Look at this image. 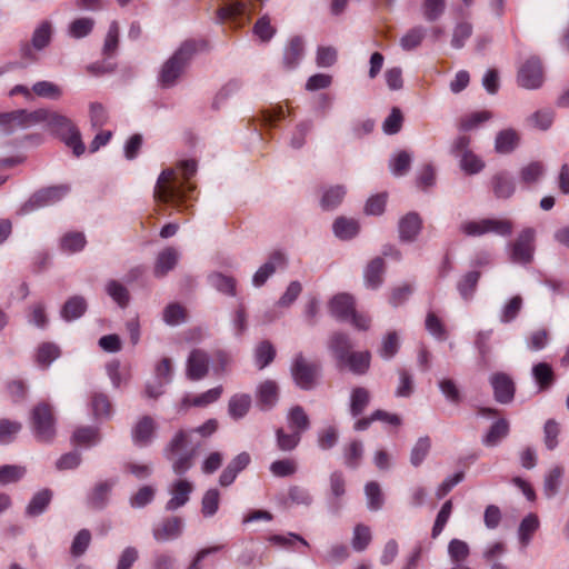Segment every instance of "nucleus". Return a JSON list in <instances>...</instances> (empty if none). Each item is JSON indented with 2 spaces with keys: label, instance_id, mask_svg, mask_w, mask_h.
Masks as SVG:
<instances>
[{
  "label": "nucleus",
  "instance_id": "obj_3",
  "mask_svg": "<svg viewBox=\"0 0 569 569\" xmlns=\"http://www.w3.org/2000/svg\"><path fill=\"white\" fill-rule=\"evenodd\" d=\"M198 43L193 40L186 41L162 66L159 80L162 87H171L176 83L184 70L191 57L197 52Z\"/></svg>",
  "mask_w": 569,
  "mask_h": 569
},
{
  "label": "nucleus",
  "instance_id": "obj_60",
  "mask_svg": "<svg viewBox=\"0 0 569 569\" xmlns=\"http://www.w3.org/2000/svg\"><path fill=\"white\" fill-rule=\"evenodd\" d=\"M472 34V26L469 22L458 23L452 33L451 46L455 49H461L467 39Z\"/></svg>",
  "mask_w": 569,
  "mask_h": 569
},
{
  "label": "nucleus",
  "instance_id": "obj_12",
  "mask_svg": "<svg viewBox=\"0 0 569 569\" xmlns=\"http://www.w3.org/2000/svg\"><path fill=\"white\" fill-rule=\"evenodd\" d=\"M157 433V422L150 416H142L132 427V441L140 447L148 446L152 442Z\"/></svg>",
  "mask_w": 569,
  "mask_h": 569
},
{
  "label": "nucleus",
  "instance_id": "obj_27",
  "mask_svg": "<svg viewBox=\"0 0 569 569\" xmlns=\"http://www.w3.org/2000/svg\"><path fill=\"white\" fill-rule=\"evenodd\" d=\"M289 427L292 431L302 435L310 428V419L301 406L292 407L287 415Z\"/></svg>",
  "mask_w": 569,
  "mask_h": 569
},
{
  "label": "nucleus",
  "instance_id": "obj_2",
  "mask_svg": "<svg viewBox=\"0 0 569 569\" xmlns=\"http://www.w3.org/2000/svg\"><path fill=\"white\" fill-rule=\"evenodd\" d=\"M197 163L193 160L181 161L177 169H167L161 172L154 188V199L158 202L172 203L180 209L182 200L187 197V191H192L193 187L189 179L196 173Z\"/></svg>",
  "mask_w": 569,
  "mask_h": 569
},
{
  "label": "nucleus",
  "instance_id": "obj_46",
  "mask_svg": "<svg viewBox=\"0 0 569 569\" xmlns=\"http://www.w3.org/2000/svg\"><path fill=\"white\" fill-rule=\"evenodd\" d=\"M276 438L277 447L281 451H292L300 443L301 435H299V432L296 431L287 433L282 428H279L276 431Z\"/></svg>",
  "mask_w": 569,
  "mask_h": 569
},
{
  "label": "nucleus",
  "instance_id": "obj_29",
  "mask_svg": "<svg viewBox=\"0 0 569 569\" xmlns=\"http://www.w3.org/2000/svg\"><path fill=\"white\" fill-rule=\"evenodd\" d=\"M367 508L370 511H378L385 505V495L377 481H369L365 486Z\"/></svg>",
  "mask_w": 569,
  "mask_h": 569
},
{
  "label": "nucleus",
  "instance_id": "obj_28",
  "mask_svg": "<svg viewBox=\"0 0 569 569\" xmlns=\"http://www.w3.org/2000/svg\"><path fill=\"white\" fill-rule=\"evenodd\" d=\"M87 310V302L81 296H73L66 301L61 309V317L71 321L80 318Z\"/></svg>",
  "mask_w": 569,
  "mask_h": 569
},
{
  "label": "nucleus",
  "instance_id": "obj_47",
  "mask_svg": "<svg viewBox=\"0 0 569 569\" xmlns=\"http://www.w3.org/2000/svg\"><path fill=\"white\" fill-rule=\"evenodd\" d=\"M209 281L218 291L229 296L236 295V280L232 277L213 273L209 277Z\"/></svg>",
  "mask_w": 569,
  "mask_h": 569
},
{
  "label": "nucleus",
  "instance_id": "obj_5",
  "mask_svg": "<svg viewBox=\"0 0 569 569\" xmlns=\"http://www.w3.org/2000/svg\"><path fill=\"white\" fill-rule=\"evenodd\" d=\"M32 428L36 438L42 442H49L56 435V419L50 405L38 403L31 412Z\"/></svg>",
  "mask_w": 569,
  "mask_h": 569
},
{
  "label": "nucleus",
  "instance_id": "obj_63",
  "mask_svg": "<svg viewBox=\"0 0 569 569\" xmlns=\"http://www.w3.org/2000/svg\"><path fill=\"white\" fill-rule=\"evenodd\" d=\"M338 438L339 435L337 429L329 426L319 431L317 442L321 450H329L337 445Z\"/></svg>",
  "mask_w": 569,
  "mask_h": 569
},
{
  "label": "nucleus",
  "instance_id": "obj_41",
  "mask_svg": "<svg viewBox=\"0 0 569 569\" xmlns=\"http://www.w3.org/2000/svg\"><path fill=\"white\" fill-rule=\"evenodd\" d=\"M363 447L358 440L351 441L343 449L345 465L348 468L356 469L362 459Z\"/></svg>",
  "mask_w": 569,
  "mask_h": 569
},
{
  "label": "nucleus",
  "instance_id": "obj_33",
  "mask_svg": "<svg viewBox=\"0 0 569 569\" xmlns=\"http://www.w3.org/2000/svg\"><path fill=\"white\" fill-rule=\"evenodd\" d=\"M333 233L336 237L347 240L355 237L359 231V224L355 219L339 217L333 222Z\"/></svg>",
  "mask_w": 569,
  "mask_h": 569
},
{
  "label": "nucleus",
  "instance_id": "obj_50",
  "mask_svg": "<svg viewBox=\"0 0 569 569\" xmlns=\"http://www.w3.org/2000/svg\"><path fill=\"white\" fill-rule=\"evenodd\" d=\"M346 189L342 186L331 187L322 196L321 206L323 209L330 210L339 206L345 198Z\"/></svg>",
  "mask_w": 569,
  "mask_h": 569
},
{
  "label": "nucleus",
  "instance_id": "obj_59",
  "mask_svg": "<svg viewBox=\"0 0 569 569\" xmlns=\"http://www.w3.org/2000/svg\"><path fill=\"white\" fill-rule=\"evenodd\" d=\"M72 440L78 445L92 446L99 441V432L91 427L79 428L74 431Z\"/></svg>",
  "mask_w": 569,
  "mask_h": 569
},
{
  "label": "nucleus",
  "instance_id": "obj_8",
  "mask_svg": "<svg viewBox=\"0 0 569 569\" xmlns=\"http://www.w3.org/2000/svg\"><path fill=\"white\" fill-rule=\"evenodd\" d=\"M517 80L525 89H538L543 83V70L539 58L530 57L518 70Z\"/></svg>",
  "mask_w": 569,
  "mask_h": 569
},
{
  "label": "nucleus",
  "instance_id": "obj_43",
  "mask_svg": "<svg viewBox=\"0 0 569 569\" xmlns=\"http://www.w3.org/2000/svg\"><path fill=\"white\" fill-rule=\"evenodd\" d=\"M59 356L60 349L58 346L51 342H43L38 348L36 360L41 367L47 368Z\"/></svg>",
  "mask_w": 569,
  "mask_h": 569
},
{
  "label": "nucleus",
  "instance_id": "obj_53",
  "mask_svg": "<svg viewBox=\"0 0 569 569\" xmlns=\"http://www.w3.org/2000/svg\"><path fill=\"white\" fill-rule=\"evenodd\" d=\"M270 471L274 477H289L297 472V462L293 459H280L270 465Z\"/></svg>",
  "mask_w": 569,
  "mask_h": 569
},
{
  "label": "nucleus",
  "instance_id": "obj_4",
  "mask_svg": "<svg viewBox=\"0 0 569 569\" xmlns=\"http://www.w3.org/2000/svg\"><path fill=\"white\" fill-rule=\"evenodd\" d=\"M460 230L469 237H480L487 233L509 237L512 233L513 223L508 219L487 218L477 221H466L460 226Z\"/></svg>",
  "mask_w": 569,
  "mask_h": 569
},
{
  "label": "nucleus",
  "instance_id": "obj_7",
  "mask_svg": "<svg viewBox=\"0 0 569 569\" xmlns=\"http://www.w3.org/2000/svg\"><path fill=\"white\" fill-rule=\"evenodd\" d=\"M535 236L532 228H525L511 244L510 259L515 263L527 264L533 259Z\"/></svg>",
  "mask_w": 569,
  "mask_h": 569
},
{
  "label": "nucleus",
  "instance_id": "obj_9",
  "mask_svg": "<svg viewBox=\"0 0 569 569\" xmlns=\"http://www.w3.org/2000/svg\"><path fill=\"white\" fill-rule=\"evenodd\" d=\"M210 356L200 348L190 351L186 361V376L191 381L204 379L209 373Z\"/></svg>",
  "mask_w": 569,
  "mask_h": 569
},
{
  "label": "nucleus",
  "instance_id": "obj_40",
  "mask_svg": "<svg viewBox=\"0 0 569 569\" xmlns=\"http://www.w3.org/2000/svg\"><path fill=\"white\" fill-rule=\"evenodd\" d=\"M555 119V112L551 109H541L532 113L528 119L527 122L532 128L546 131L548 130Z\"/></svg>",
  "mask_w": 569,
  "mask_h": 569
},
{
  "label": "nucleus",
  "instance_id": "obj_24",
  "mask_svg": "<svg viewBox=\"0 0 569 569\" xmlns=\"http://www.w3.org/2000/svg\"><path fill=\"white\" fill-rule=\"evenodd\" d=\"M53 497V492L48 489H41L36 492L26 507V515L29 517H37L46 511Z\"/></svg>",
  "mask_w": 569,
  "mask_h": 569
},
{
  "label": "nucleus",
  "instance_id": "obj_31",
  "mask_svg": "<svg viewBox=\"0 0 569 569\" xmlns=\"http://www.w3.org/2000/svg\"><path fill=\"white\" fill-rule=\"evenodd\" d=\"M509 433V422L506 419H498L489 429L482 439V443L487 447L497 446Z\"/></svg>",
  "mask_w": 569,
  "mask_h": 569
},
{
  "label": "nucleus",
  "instance_id": "obj_15",
  "mask_svg": "<svg viewBox=\"0 0 569 569\" xmlns=\"http://www.w3.org/2000/svg\"><path fill=\"white\" fill-rule=\"evenodd\" d=\"M286 264V257L280 251H274L270 254L269 260L263 263L253 274L252 283L256 287H261L266 283L268 278L274 273L277 268Z\"/></svg>",
  "mask_w": 569,
  "mask_h": 569
},
{
  "label": "nucleus",
  "instance_id": "obj_58",
  "mask_svg": "<svg viewBox=\"0 0 569 569\" xmlns=\"http://www.w3.org/2000/svg\"><path fill=\"white\" fill-rule=\"evenodd\" d=\"M425 38V29L422 27H416L409 30L401 39L400 46L403 50H412L417 48L422 39Z\"/></svg>",
  "mask_w": 569,
  "mask_h": 569
},
{
  "label": "nucleus",
  "instance_id": "obj_44",
  "mask_svg": "<svg viewBox=\"0 0 569 569\" xmlns=\"http://www.w3.org/2000/svg\"><path fill=\"white\" fill-rule=\"evenodd\" d=\"M32 92L38 97L52 100H58L62 96V90L58 84L46 80L36 82L32 86Z\"/></svg>",
  "mask_w": 569,
  "mask_h": 569
},
{
  "label": "nucleus",
  "instance_id": "obj_16",
  "mask_svg": "<svg viewBox=\"0 0 569 569\" xmlns=\"http://www.w3.org/2000/svg\"><path fill=\"white\" fill-rule=\"evenodd\" d=\"M256 397L262 410H270L279 399V387L273 380H264L258 385Z\"/></svg>",
  "mask_w": 569,
  "mask_h": 569
},
{
  "label": "nucleus",
  "instance_id": "obj_48",
  "mask_svg": "<svg viewBox=\"0 0 569 569\" xmlns=\"http://www.w3.org/2000/svg\"><path fill=\"white\" fill-rule=\"evenodd\" d=\"M86 243L87 240L82 232H69L61 239V249L63 251L73 253L82 250Z\"/></svg>",
  "mask_w": 569,
  "mask_h": 569
},
{
  "label": "nucleus",
  "instance_id": "obj_55",
  "mask_svg": "<svg viewBox=\"0 0 569 569\" xmlns=\"http://www.w3.org/2000/svg\"><path fill=\"white\" fill-rule=\"evenodd\" d=\"M220 493L218 489H209L202 497L201 511L206 517L213 516L219 508Z\"/></svg>",
  "mask_w": 569,
  "mask_h": 569
},
{
  "label": "nucleus",
  "instance_id": "obj_52",
  "mask_svg": "<svg viewBox=\"0 0 569 569\" xmlns=\"http://www.w3.org/2000/svg\"><path fill=\"white\" fill-rule=\"evenodd\" d=\"M106 290L108 295L121 307H127L129 302V291L127 288L116 280L107 283Z\"/></svg>",
  "mask_w": 569,
  "mask_h": 569
},
{
  "label": "nucleus",
  "instance_id": "obj_61",
  "mask_svg": "<svg viewBox=\"0 0 569 569\" xmlns=\"http://www.w3.org/2000/svg\"><path fill=\"white\" fill-rule=\"evenodd\" d=\"M445 0H423L422 12L427 21L437 20L445 11Z\"/></svg>",
  "mask_w": 569,
  "mask_h": 569
},
{
  "label": "nucleus",
  "instance_id": "obj_23",
  "mask_svg": "<svg viewBox=\"0 0 569 569\" xmlns=\"http://www.w3.org/2000/svg\"><path fill=\"white\" fill-rule=\"evenodd\" d=\"M520 137L515 129H505L497 133L495 139V150L498 153H511L519 144Z\"/></svg>",
  "mask_w": 569,
  "mask_h": 569
},
{
  "label": "nucleus",
  "instance_id": "obj_56",
  "mask_svg": "<svg viewBox=\"0 0 569 569\" xmlns=\"http://www.w3.org/2000/svg\"><path fill=\"white\" fill-rule=\"evenodd\" d=\"M522 308V298L520 296L512 297L502 308L500 321L509 323L515 320Z\"/></svg>",
  "mask_w": 569,
  "mask_h": 569
},
{
  "label": "nucleus",
  "instance_id": "obj_32",
  "mask_svg": "<svg viewBox=\"0 0 569 569\" xmlns=\"http://www.w3.org/2000/svg\"><path fill=\"white\" fill-rule=\"evenodd\" d=\"M188 445L189 435L184 430H179L164 447L163 455L167 459H172L173 456L189 451L190 449H187Z\"/></svg>",
  "mask_w": 569,
  "mask_h": 569
},
{
  "label": "nucleus",
  "instance_id": "obj_20",
  "mask_svg": "<svg viewBox=\"0 0 569 569\" xmlns=\"http://www.w3.org/2000/svg\"><path fill=\"white\" fill-rule=\"evenodd\" d=\"M421 219L416 212H409L399 221V236L402 241H412L421 230Z\"/></svg>",
  "mask_w": 569,
  "mask_h": 569
},
{
  "label": "nucleus",
  "instance_id": "obj_1",
  "mask_svg": "<svg viewBox=\"0 0 569 569\" xmlns=\"http://www.w3.org/2000/svg\"><path fill=\"white\" fill-rule=\"evenodd\" d=\"M42 121L47 122L50 130L72 149L76 157L83 154L86 147L79 129L71 119L58 112L44 109L29 112L21 109L0 113V131L3 134H10L18 129L28 128Z\"/></svg>",
  "mask_w": 569,
  "mask_h": 569
},
{
  "label": "nucleus",
  "instance_id": "obj_30",
  "mask_svg": "<svg viewBox=\"0 0 569 569\" xmlns=\"http://www.w3.org/2000/svg\"><path fill=\"white\" fill-rule=\"evenodd\" d=\"M251 407V397L247 393L233 395L228 402V412L233 419L243 418Z\"/></svg>",
  "mask_w": 569,
  "mask_h": 569
},
{
  "label": "nucleus",
  "instance_id": "obj_19",
  "mask_svg": "<svg viewBox=\"0 0 569 569\" xmlns=\"http://www.w3.org/2000/svg\"><path fill=\"white\" fill-rule=\"evenodd\" d=\"M114 481L104 480L94 485L88 495V503L91 508L102 509L107 506Z\"/></svg>",
  "mask_w": 569,
  "mask_h": 569
},
{
  "label": "nucleus",
  "instance_id": "obj_10",
  "mask_svg": "<svg viewBox=\"0 0 569 569\" xmlns=\"http://www.w3.org/2000/svg\"><path fill=\"white\" fill-rule=\"evenodd\" d=\"M69 192L67 186H53L36 192L21 208V213H29L36 208L52 204Z\"/></svg>",
  "mask_w": 569,
  "mask_h": 569
},
{
  "label": "nucleus",
  "instance_id": "obj_14",
  "mask_svg": "<svg viewBox=\"0 0 569 569\" xmlns=\"http://www.w3.org/2000/svg\"><path fill=\"white\" fill-rule=\"evenodd\" d=\"M251 461V457L248 452H241L236 456L224 468L219 477V483L222 487L230 486L237 478L238 473L244 470Z\"/></svg>",
  "mask_w": 569,
  "mask_h": 569
},
{
  "label": "nucleus",
  "instance_id": "obj_45",
  "mask_svg": "<svg viewBox=\"0 0 569 569\" xmlns=\"http://www.w3.org/2000/svg\"><path fill=\"white\" fill-rule=\"evenodd\" d=\"M562 475L563 468L556 466L545 477L543 492L548 498L553 497L558 492Z\"/></svg>",
  "mask_w": 569,
  "mask_h": 569
},
{
  "label": "nucleus",
  "instance_id": "obj_25",
  "mask_svg": "<svg viewBox=\"0 0 569 569\" xmlns=\"http://www.w3.org/2000/svg\"><path fill=\"white\" fill-rule=\"evenodd\" d=\"M492 190L497 198L508 199L516 190V186L511 177L505 172L496 173L491 179Z\"/></svg>",
  "mask_w": 569,
  "mask_h": 569
},
{
  "label": "nucleus",
  "instance_id": "obj_42",
  "mask_svg": "<svg viewBox=\"0 0 569 569\" xmlns=\"http://www.w3.org/2000/svg\"><path fill=\"white\" fill-rule=\"evenodd\" d=\"M196 457V450L190 449L183 451L178 456H173L172 459H168L172 463V470L177 476H183L192 466Z\"/></svg>",
  "mask_w": 569,
  "mask_h": 569
},
{
  "label": "nucleus",
  "instance_id": "obj_13",
  "mask_svg": "<svg viewBox=\"0 0 569 569\" xmlns=\"http://www.w3.org/2000/svg\"><path fill=\"white\" fill-rule=\"evenodd\" d=\"M305 44L301 37H292L283 49L282 67L286 71L293 70L301 61Z\"/></svg>",
  "mask_w": 569,
  "mask_h": 569
},
{
  "label": "nucleus",
  "instance_id": "obj_11",
  "mask_svg": "<svg viewBox=\"0 0 569 569\" xmlns=\"http://www.w3.org/2000/svg\"><path fill=\"white\" fill-rule=\"evenodd\" d=\"M489 381L497 402L507 405L513 400L516 386L510 376L503 372H497L491 375Z\"/></svg>",
  "mask_w": 569,
  "mask_h": 569
},
{
  "label": "nucleus",
  "instance_id": "obj_64",
  "mask_svg": "<svg viewBox=\"0 0 569 569\" xmlns=\"http://www.w3.org/2000/svg\"><path fill=\"white\" fill-rule=\"evenodd\" d=\"M93 24L94 21L91 18L76 19L69 27V33L77 39L83 38L91 32Z\"/></svg>",
  "mask_w": 569,
  "mask_h": 569
},
{
  "label": "nucleus",
  "instance_id": "obj_57",
  "mask_svg": "<svg viewBox=\"0 0 569 569\" xmlns=\"http://www.w3.org/2000/svg\"><path fill=\"white\" fill-rule=\"evenodd\" d=\"M163 320L169 326H177L186 320V310L179 303H170L163 310Z\"/></svg>",
  "mask_w": 569,
  "mask_h": 569
},
{
  "label": "nucleus",
  "instance_id": "obj_21",
  "mask_svg": "<svg viewBox=\"0 0 569 569\" xmlns=\"http://www.w3.org/2000/svg\"><path fill=\"white\" fill-rule=\"evenodd\" d=\"M329 308L333 317L340 320H347L355 309V301L350 295L340 293L331 299Z\"/></svg>",
  "mask_w": 569,
  "mask_h": 569
},
{
  "label": "nucleus",
  "instance_id": "obj_51",
  "mask_svg": "<svg viewBox=\"0 0 569 569\" xmlns=\"http://www.w3.org/2000/svg\"><path fill=\"white\" fill-rule=\"evenodd\" d=\"M480 272L470 271L458 282V290L463 299H470L476 290Z\"/></svg>",
  "mask_w": 569,
  "mask_h": 569
},
{
  "label": "nucleus",
  "instance_id": "obj_36",
  "mask_svg": "<svg viewBox=\"0 0 569 569\" xmlns=\"http://www.w3.org/2000/svg\"><path fill=\"white\" fill-rule=\"evenodd\" d=\"M370 363L369 352H352L349 353L345 361H340L339 365L349 366L350 370L355 373L361 375L367 371Z\"/></svg>",
  "mask_w": 569,
  "mask_h": 569
},
{
  "label": "nucleus",
  "instance_id": "obj_35",
  "mask_svg": "<svg viewBox=\"0 0 569 569\" xmlns=\"http://www.w3.org/2000/svg\"><path fill=\"white\" fill-rule=\"evenodd\" d=\"M247 4L243 1L232 0L218 9V19L220 22L226 20H236L246 13Z\"/></svg>",
  "mask_w": 569,
  "mask_h": 569
},
{
  "label": "nucleus",
  "instance_id": "obj_22",
  "mask_svg": "<svg viewBox=\"0 0 569 569\" xmlns=\"http://www.w3.org/2000/svg\"><path fill=\"white\" fill-rule=\"evenodd\" d=\"M179 259L178 251L168 247L159 252L156 264H154V276L158 278L164 277L170 270H172Z\"/></svg>",
  "mask_w": 569,
  "mask_h": 569
},
{
  "label": "nucleus",
  "instance_id": "obj_49",
  "mask_svg": "<svg viewBox=\"0 0 569 569\" xmlns=\"http://www.w3.org/2000/svg\"><path fill=\"white\" fill-rule=\"evenodd\" d=\"M411 164V154L407 151H400L398 152L391 160H390V170L393 176L401 177L405 176Z\"/></svg>",
  "mask_w": 569,
  "mask_h": 569
},
{
  "label": "nucleus",
  "instance_id": "obj_6",
  "mask_svg": "<svg viewBox=\"0 0 569 569\" xmlns=\"http://www.w3.org/2000/svg\"><path fill=\"white\" fill-rule=\"evenodd\" d=\"M290 371L293 381L299 388L310 390L316 386L320 366L318 362L310 361L302 355H298L292 361Z\"/></svg>",
  "mask_w": 569,
  "mask_h": 569
},
{
  "label": "nucleus",
  "instance_id": "obj_39",
  "mask_svg": "<svg viewBox=\"0 0 569 569\" xmlns=\"http://www.w3.org/2000/svg\"><path fill=\"white\" fill-rule=\"evenodd\" d=\"M532 375L540 390H547L553 383L555 376L550 365L539 362L532 368Z\"/></svg>",
  "mask_w": 569,
  "mask_h": 569
},
{
  "label": "nucleus",
  "instance_id": "obj_54",
  "mask_svg": "<svg viewBox=\"0 0 569 569\" xmlns=\"http://www.w3.org/2000/svg\"><path fill=\"white\" fill-rule=\"evenodd\" d=\"M26 475V468L16 465L0 467V485H8L19 481Z\"/></svg>",
  "mask_w": 569,
  "mask_h": 569
},
{
  "label": "nucleus",
  "instance_id": "obj_37",
  "mask_svg": "<svg viewBox=\"0 0 569 569\" xmlns=\"http://www.w3.org/2000/svg\"><path fill=\"white\" fill-rule=\"evenodd\" d=\"M370 393L366 388L357 387L352 390L350 397V412L357 417L363 412L369 405Z\"/></svg>",
  "mask_w": 569,
  "mask_h": 569
},
{
  "label": "nucleus",
  "instance_id": "obj_62",
  "mask_svg": "<svg viewBox=\"0 0 569 569\" xmlns=\"http://www.w3.org/2000/svg\"><path fill=\"white\" fill-rule=\"evenodd\" d=\"M430 450V439L428 437H421L416 442L411 450L410 462L412 466L418 467Z\"/></svg>",
  "mask_w": 569,
  "mask_h": 569
},
{
  "label": "nucleus",
  "instance_id": "obj_38",
  "mask_svg": "<svg viewBox=\"0 0 569 569\" xmlns=\"http://www.w3.org/2000/svg\"><path fill=\"white\" fill-rule=\"evenodd\" d=\"M351 348L352 346L347 335L335 333L331 337L330 349L339 362L346 360L347 356L350 353Z\"/></svg>",
  "mask_w": 569,
  "mask_h": 569
},
{
  "label": "nucleus",
  "instance_id": "obj_34",
  "mask_svg": "<svg viewBox=\"0 0 569 569\" xmlns=\"http://www.w3.org/2000/svg\"><path fill=\"white\" fill-rule=\"evenodd\" d=\"M276 357V349L270 341L263 340L254 348V362L262 370L269 366Z\"/></svg>",
  "mask_w": 569,
  "mask_h": 569
},
{
  "label": "nucleus",
  "instance_id": "obj_26",
  "mask_svg": "<svg viewBox=\"0 0 569 569\" xmlns=\"http://www.w3.org/2000/svg\"><path fill=\"white\" fill-rule=\"evenodd\" d=\"M546 168L545 164L540 161H531L519 169V180L520 182L529 187L531 184L537 183L545 174Z\"/></svg>",
  "mask_w": 569,
  "mask_h": 569
},
{
  "label": "nucleus",
  "instance_id": "obj_17",
  "mask_svg": "<svg viewBox=\"0 0 569 569\" xmlns=\"http://www.w3.org/2000/svg\"><path fill=\"white\" fill-rule=\"evenodd\" d=\"M386 266L381 257H376L369 261L363 271L365 284L369 289H378L383 282Z\"/></svg>",
  "mask_w": 569,
  "mask_h": 569
},
{
  "label": "nucleus",
  "instance_id": "obj_18",
  "mask_svg": "<svg viewBox=\"0 0 569 569\" xmlns=\"http://www.w3.org/2000/svg\"><path fill=\"white\" fill-rule=\"evenodd\" d=\"M192 490L193 485L190 481L186 479L174 481L170 489L171 498L167 503V508L173 510L184 506Z\"/></svg>",
  "mask_w": 569,
  "mask_h": 569
}]
</instances>
